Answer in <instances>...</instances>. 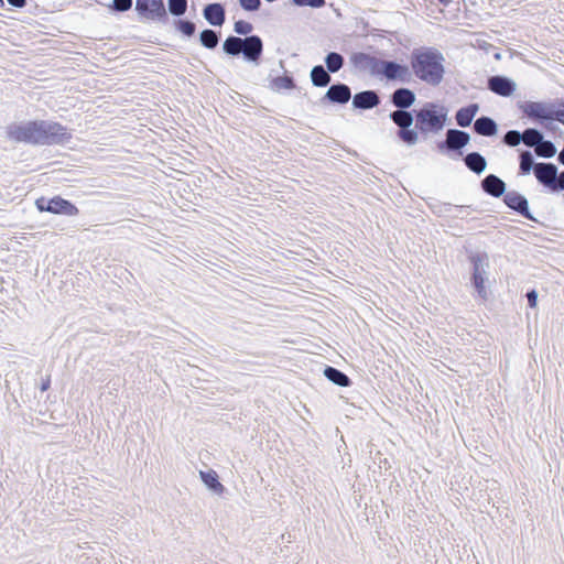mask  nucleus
<instances>
[{
	"mask_svg": "<svg viewBox=\"0 0 564 564\" xmlns=\"http://www.w3.org/2000/svg\"><path fill=\"white\" fill-rule=\"evenodd\" d=\"M4 131L9 141L32 147H64L73 139L70 129L54 120L34 119L11 122Z\"/></svg>",
	"mask_w": 564,
	"mask_h": 564,
	"instance_id": "2",
	"label": "nucleus"
},
{
	"mask_svg": "<svg viewBox=\"0 0 564 564\" xmlns=\"http://www.w3.org/2000/svg\"><path fill=\"white\" fill-rule=\"evenodd\" d=\"M415 93L408 87H399L390 94L388 102L392 105L395 110L389 113V119L398 129L411 118L413 113L412 106L415 104Z\"/></svg>",
	"mask_w": 564,
	"mask_h": 564,
	"instance_id": "5",
	"label": "nucleus"
},
{
	"mask_svg": "<svg viewBox=\"0 0 564 564\" xmlns=\"http://www.w3.org/2000/svg\"><path fill=\"white\" fill-rule=\"evenodd\" d=\"M350 64L359 72L368 70L371 76L376 77L380 58L366 52H354L349 57Z\"/></svg>",
	"mask_w": 564,
	"mask_h": 564,
	"instance_id": "16",
	"label": "nucleus"
},
{
	"mask_svg": "<svg viewBox=\"0 0 564 564\" xmlns=\"http://www.w3.org/2000/svg\"><path fill=\"white\" fill-rule=\"evenodd\" d=\"M253 24L246 20H237L234 23L236 35H228L221 45L223 53L229 58H241L252 67L261 65L263 59L264 43L260 35L252 34Z\"/></svg>",
	"mask_w": 564,
	"mask_h": 564,
	"instance_id": "3",
	"label": "nucleus"
},
{
	"mask_svg": "<svg viewBox=\"0 0 564 564\" xmlns=\"http://www.w3.org/2000/svg\"><path fill=\"white\" fill-rule=\"evenodd\" d=\"M551 121H557L564 126V99L552 101Z\"/></svg>",
	"mask_w": 564,
	"mask_h": 564,
	"instance_id": "34",
	"label": "nucleus"
},
{
	"mask_svg": "<svg viewBox=\"0 0 564 564\" xmlns=\"http://www.w3.org/2000/svg\"><path fill=\"white\" fill-rule=\"evenodd\" d=\"M534 152L540 158L551 159L556 154L557 150L552 141L544 140L543 138L541 143H539V145L535 147Z\"/></svg>",
	"mask_w": 564,
	"mask_h": 564,
	"instance_id": "33",
	"label": "nucleus"
},
{
	"mask_svg": "<svg viewBox=\"0 0 564 564\" xmlns=\"http://www.w3.org/2000/svg\"><path fill=\"white\" fill-rule=\"evenodd\" d=\"M478 110L479 105L476 102H470L466 106L460 107L455 113L456 124L460 128L469 127Z\"/></svg>",
	"mask_w": 564,
	"mask_h": 564,
	"instance_id": "19",
	"label": "nucleus"
},
{
	"mask_svg": "<svg viewBox=\"0 0 564 564\" xmlns=\"http://www.w3.org/2000/svg\"><path fill=\"white\" fill-rule=\"evenodd\" d=\"M426 205L437 217L449 215L453 217H460V215L466 212V206L452 205L451 203H444L436 198H429V200H426Z\"/></svg>",
	"mask_w": 564,
	"mask_h": 564,
	"instance_id": "18",
	"label": "nucleus"
},
{
	"mask_svg": "<svg viewBox=\"0 0 564 564\" xmlns=\"http://www.w3.org/2000/svg\"><path fill=\"white\" fill-rule=\"evenodd\" d=\"M310 79L314 87L324 88L330 85V73L324 65L317 64L310 72Z\"/></svg>",
	"mask_w": 564,
	"mask_h": 564,
	"instance_id": "23",
	"label": "nucleus"
},
{
	"mask_svg": "<svg viewBox=\"0 0 564 564\" xmlns=\"http://www.w3.org/2000/svg\"><path fill=\"white\" fill-rule=\"evenodd\" d=\"M34 205L40 213H50L65 217H75L79 214L78 207L61 195L53 197L41 196L35 199Z\"/></svg>",
	"mask_w": 564,
	"mask_h": 564,
	"instance_id": "8",
	"label": "nucleus"
},
{
	"mask_svg": "<svg viewBox=\"0 0 564 564\" xmlns=\"http://www.w3.org/2000/svg\"><path fill=\"white\" fill-rule=\"evenodd\" d=\"M203 17L208 24L221 28L226 22V7L221 2H210L204 6Z\"/></svg>",
	"mask_w": 564,
	"mask_h": 564,
	"instance_id": "17",
	"label": "nucleus"
},
{
	"mask_svg": "<svg viewBox=\"0 0 564 564\" xmlns=\"http://www.w3.org/2000/svg\"><path fill=\"white\" fill-rule=\"evenodd\" d=\"M480 184L482 191L494 197V173L487 174Z\"/></svg>",
	"mask_w": 564,
	"mask_h": 564,
	"instance_id": "39",
	"label": "nucleus"
},
{
	"mask_svg": "<svg viewBox=\"0 0 564 564\" xmlns=\"http://www.w3.org/2000/svg\"><path fill=\"white\" fill-rule=\"evenodd\" d=\"M518 108L522 113V117L528 118L535 123H546L551 121V108L552 101H519Z\"/></svg>",
	"mask_w": 564,
	"mask_h": 564,
	"instance_id": "11",
	"label": "nucleus"
},
{
	"mask_svg": "<svg viewBox=\"0 0 564 564\" xmlns=\"http://www.w3.org/2000/svg\"><path fill=\"white\" fill-rule=\"evenodd\" d=\"M351 99L350 87L341 82L330 84L325 95L321 98V104L346 105Z\"/></svg>",
	"mask_w": 564,
	"mask_h": 564,
	"instance_id": "13",
	"label": "nucleus"
},
{
	"mask_svg": "<svg viewBox=\"0 0 564 564\" xmlns=\"http://www.w3.org/2000/svg\"><path fill=\"white\" fill-rule=\"evenodd\" d=\"M517 88V84L513 79L502 76L496 75V95L502 97H510Z\"/></svg>",
	"mask_w": 564,
	"mask_h": 564,
	"instance_id": "26",
	"label": "nucleus"
},
{
	"mask_svg": "<svg viewBox=\"0 0 564 564\" xmlns=\"http://www.w3.org/2000/svg\"><path fill=\"white\" fill-rule=\"evenodd\" d=\"M3 8H4V1L0 0V9H3Z\"/></svg>",
	"mask_w": 564,
	"mask_h": 564,
	"instance_id": "51",
	"label": "nucleus"
},
{
	"mask_svg": "<svg viewBox=\"0 0 564 564\" xmlns=\"http://www.w3.org/2000/svg\"><path fill=\"white\" fill-rule=\"evenodd\" d=\"M452 0H438V2L443 6H448L451 3Z\"/></svg>",
	"mask_w": 564,
	"mask_h": 564,
	"instance_id": "49",
	"label": "nucleus"
},
{
	"mask_svg": "<svg viewBox=\"0 0 564 564\" xmlns=\"http://www.w3.org/2000/svg\"><path fill=\"white\" fill-rule=\"evenodd\" d=\"M220 39V31L208 28L202 30L198 36L199 44L207 50H215L218 46Z\"/></svg>",
	"mask_w": 564,
	"mask_h": 564,
	"instance_id": "25",
	"label": "nucleus"
},
{
	"mask_svg": "<svg viewBox=\"0 0 564 564\" xmlns=\"http://www.w3.org/2000/svg\"><path fill=\"white\" fill-rule=\"evenodd\" d=\"M538 163L534 161L533 154L529 150H524L519 154V174L528 175L534 173Z\"/></svg>",
	"mask_w": 564,
	"mask_h": 564,
	"instance_id": "28",
	"label": "nucleus"
},
{
	"mask_svg": "<svg viewBox=\"0 0 564 564\" xmlns=\"http://www.w3.org/2000/svg\"><path fill=\"white\" fill-rule=\"evenodd\" d=\"M240 8L247 12L259 11L262 2L261 0H238Z\"/></svg>",
	"mask_w": 564,
	"mask_h": 564,
	"instance_id": "37",
	"label": "nucleus"
},
{
	"mask_svg": "<svg viewBox=\"0 0 564 564\" xmlns=\"http://www.w3.org/2000/svg\"><path fill=\"white\" fill-rule=\"evenodd\" d=\"M325 68L330 73L335 74L339 72L345 65L344 56L335 51L328 52L324 57Z\"/></svg>",
	"mask_w": 564,
	"mask_h": 564,
	"instance_id": "29",
	"label": "nucleus"
},
{
	"mask_svg": "<svg viewBox=\"0 0 564 564\" xmlns=\"http://www.w3.org/2000/svg\"><path fill=\"white\" fill-rule=\"evenodd\" d=\"M133 0H112L108 6L109 10L117 13H124L131 10Z\"/></svg>",
	"mask_w": 564,
	"mask_h": 564,
	"instance_id": "36",
	"label": "nucleus"
},
{
	"mask_svg": "<svg viewBox=\"0 0 564 564\" xmlns=\"http://www.w3.org/2000/svg\"><path fill=\"white\" fill-rule=\"evenodd\" d=\"M203 484L214 494L220 496L226 491L225 486L220 482L218 474L214 469L199 471Z\"/></svg>",
	"mask_w": 564,
	"mask_h": 564,
	"instance_id": "22",
	"label": "nucleus"
},
{
	"mask_svg": "<svg viewBox=\"0 0 564 564\" xmlns=\"http://www.w3.org/2000/svg\"><path fill=\"white\" fill-rule=\"evenodd\" d=\"M188 1L187 0H167V15L174 18H181L187 12Z\"/></svg>",
	"mask_w": 564,
	"mask_h": 564,
	"instance_id": "32",
	"label": "nucleus"
},
{
	"mask_svg": "<svg viewBox=\"0 0 564 564\" xmlns=\"http://www.w3.org/2000/svg\"><path fill=\"white\" fill-rule=\"evenodd\" d=\"M558 169L554 163L540 162L534 171L539 184L554 193L557 183Z\"/></svg>",
	"mask_w": 564,
	"mask_h": 564,
	"instance_id": "14",
	"label": "nucleus"
},
{
	"mask_svg": "<svg viewBox=\"0 0 564 564\" xmlns=\"http://www.w3.org/2000/svg\"><path fill=\"white\" fill-rule=\"evenodd\" d=\"M557 161H558L560 164L564 165V148L558 153Z\"/></svg>",
	"mask_w": 564,
	"mask_h": 564,
	"instance_id": "48",
	"label": "nucleus"
},
{
	"mask_svg": "<svg viewBox=\"0 0 564 564\" xmlns=\"http://www.w3.org/2000/svg\"><path fill=\"white\" fill-rule=\"evenodd\" d=\"M460 159L464 161L466 167L477 175L484 173L487 167L485 156L477 151L469 152L466 155L463 154Z\"/></svg>",
	"mask_w": 564,
	"mask_h": 564,
	"instance_id": "21",
	"label": "nucleus"
},
{
	"mask_svg": "<svg viewBox=\"0 0 564 564\" xmlns=\"http://www.w3.org/2000/svg\"><path fill=\"white\" fill-rule=\"evenodd\" d=\"M502 202L512 212L521 215L522 217L531 221L538 223V219L530 212L529 200L524 195L520 194L519 192L514 189L508 191V193L503 195Z\"/></svg>",
	"mask_w": 564,
	"mask_h": 564,
	"instance_id": "12",
	"label": "nucleus"
},
{
	"mask_svg": "<svg viewBox=\"0 0 564 564\" xmlns=\"http://www.w3.org/2000/svg\"><path fill=\"white\" fill-rule=\"evenodd\" d=\"M379 467L380 468L384 467L386 470L391 468V465H390L388 458L380 459Z\"/></svg>",
	"mask_w": 564,
	"mask_h": 564,
	"instance_id": "47",
	"label": "nucleus"
},
{
	"mask_svg": "<svg viewBox=\"0 0 564 564\" xmlns=\"http://www.w3.org/2000/svg\"><path fill=\"white\" fill-rule=\"evenodd\" d=\"M444 62L442 52L432 46L414 48L410 54L412 76L433 87L438 86L444 79Z\"/></svg>",
	"mask_w": 564,
	"mask_h": 564,
	"instance_id": "4",
	"label": "nucleus"
},
{
	"mask_svg": "<svg viewBox=\"0 0 564 564\" xmlns=\"http://www.w3.org/2000/svg\"><path fill=\"white\" fill-rule=\"evenodd\" d=\"M51 388V376H46V378H42L40 390L42 392L47 391Z\"/></svg>",
	"mask_w": 564,
	"mask_h": 564,
	"instance_id": "43",
	"label": "nucleus"
},
{
	"mask_svg": "<svg viewBox=\"0 0 564 564\" xmlns=\"http://www.w3.org/2000/svg\"><path fill=\"white\" fill-rule=\"evenodd\" d=\"M506 193H508V191H506V183L500 177L496 176V198H503Z\"/></svg>",
	"mask_w": 564,
	"mask_h": 564,
	"instance_id": "40",
	"label": "nucleus"
},
{
	"mask_svg": "<svg viewBox=\"0 0 564 564\" xmlns=\"http://www.w3.org/2000/svg\"><path fill=\"white\" fill-rule=\"evenodd\" d=\"M546 123H541L543 128H545L550 132H555L557 127L553 123V121H545Z\"/></svg>",
	"mask_w": 564,
	"mask_h": 564,
	"instance_id": "45",
	"label": "nucleus"
},
{
	"mask_svg": "<svg viewBox=\"0 0 564 564\" xmlns=\"http://www.w3.org/2000/svg\"><path fill=\"white\" fill-rule=\"evenodd\" d=\"M323 375L328 381L338 387L348 388L352 384V380L344 371L336 367L325 365Z\"/></svg>",
	"mask_w": 564,
	"mask_h": 564,
	"instance_id": "20",
	"label": "nucleus"
},
{
	"mask_svg": "<svg viewBox=\"0 0 564 564\" xmlns=\"http://www.w3.org/2000/svg\"><path fill=\"white\" fill-rule=\"evenodd\" d=\"M495 57H496V61H497V59H500V58H501L500 53H499V52H496Z\"/></svg>",
	"mask_w": 564,
	"mask_h": 564,
	"instance_id": "50",
	"label": "nucleus"
},
{
	"mask_svg": "<svg viewBox=\"0 0 564 564\" xmlns=\"http://www.w3.org/2000/svg\"><path fill=\"white\" fill-rule=\"evenodd\" d=\"M291 3L296 7H310L313 9L323 8L326 3L325 0H291Z\"/></svg>",
	"mask_w": 564,
	"mask_h": 564,
	"instance_id": "38",
	"label": "nucleus"
},
{
	"mask_svg": "<svg viewBox=\"0 0 564 564\" xmlns=\"http://www.w3.org/2000/svg\"><path fill=\"white\" fill-rule=\"evenodd\" d=\"M557 176L558 177H557V183H556L554 193L564 191V170L562 172H558Z\"/></svg>",
	"mask_w": 564,
	"mask_h": 564,
	"instance_id": "42",
	"label": "nucleus"
},
{
	"mask_svg": "<svg viewBox=\"0 0 564 564\" xmlns=\"http://www.w3.org/2000/svg\"><path fill=\"white\" fill-rule=\"evenodd\" d=\"M295 87V79L289 72H284L282 76H276L271 79V88L275 91H280L282 89L291 90Z\"/></svg>",
	"mask_w": 564,
	"mask_h": 564,
	"instance_id": "30",
	"label": "nucleus"
},
{
	"mask_svg": "<svg viewBox=\"0 0 564 564\" xmlns=\"http://www.w3.org/2000/svg\"><path fill=\"white\" fill-rule=\"evenodd\" d=\"M134 10L140 22L166 24L170 21L164 0H135Z\"/></svg>",
	"mask_w": 564,
	"mask_h": 564,
	"instance_id": "9",
	"label": "nucleus"
},
{
	"mask_svg": "<svg viewBox=\"0 0 564 564\" xmlns=\"http://www.w3.org/2000/svg\"><path fill=\"white\" fill-rule=\"evenodd\" d=\"M381 104L379 90L367 89L351 96V106L356 110L366 111L377 108Z\"/></svg>",
	"mask_w": 564,
	"mask_h": 564,
	"instance_id": "15",
	"label": "nucleus"
},
{
	"mask_svg": "<svg viewBox=\"0 0 564 564\" xmlns=\"http://www.w3.org/2000/svg\"><path fill=\"white\" fill-rule=\"evenodd\" d=\"M448 108L438 101H425L413 108V113L400 129L395 131L398 142L413 147L419 140L438 134L447 124Z\"/></svg>",
	"mask_w": 564,
	"mask_h": 564,
	"instance_id": "1",
	"label": "nucleus"
},
{
	"mask_svg": "<svg viewBox=\"0 0 564 564\" xmlns=\"http://www.w3.org/2000/svg\"><path fill=\"white\" fill-rule=\"evenodd\" d=\"M7 2L13 7V8H17V9H22L26 6V0H7Z\"/></svg>",
	"mask_w": 564,
	"mask_h": 564,
	"instance_id": "44",
	"label": "nucleus"
},
{
	"mask_svg": "<svg viewBox=\"0 0 564 564\" xmlns=\"http://www.w3.org/2000/svg\"><path fill=\"white\" fill-rule=\"evenodd\" d=\"M486 85H487V89L494 93V76L487 77Z\"/></svg>",
	"mask_w": 564,
	"mask_h": 564,
	"instance_id": "46",
	"label": "nucleus"
},
{
	"mask_svg": "<svg viewBox=\"0 0 564 564\" xmlns=\"http://www.w3.org/2000/svg\"><path fill=\"white\" fill-rule=\"evenodd\" d=\"M470 134L460 129L449 128L445 138L436 142V150L451 160L458 161L463 158L464 149L470 142Z\"/></svg>",
	"mask_w": 564,
	"mask_h": 564,
	"instance_id": "7",
	"label": "nucleus"
},
{
	"mask_svg": "<svg viewBox=\"0 0 564 564\" xmlns=\"http://www.w3.org/2000/svg\"><path fill=\"white\" fill-rule=\"evenodd\" d=\"M474 132L485 137H494V118L488 116L478 117L473 126Z\"/></svg>",
	"mask_w": 564,
	"mask_h": 564,
	"instance_id": "27",
	"label": "nucleus"
},
{
	"mask_svg": "<svg viewBox=\"0 0 564 564\" xmlns=\"http://www.w3.org/2000/svg\"><path fill=\"white\" fill-rule=\"evenodd\" d=\"M523 140V133L518 130H509L502 138V142L508 147H517Z\"/></svg>",
	"mask_w": 564,
	"mask_h": 564,
	"instance_id": "35",
	"label": "nucleus"
},
{
	"mask_svg": "<svg viewBox=\"0 0 564 564\" xmlns=\"http://www.w3.org/2000/svg\"><path fill=\"white\" fill-rule=\"evenodd\" d=\"M172 24L182 37L191 39L196 33V23L187 18H175Z\"/></svg>",
	"mask_w": 564,
	"mask_h": 564,
	"instance_id": "24",
	"label": "nucleus"
},
{
	"mask_svg": "<svg viewBox=\"0 0 564 564\" xmlns=\"http://www.w3.org/2000/svg\"><path fill=\"white\" fill-rule=\"evenodd\" d=\"M468 260L471 265L470 285L477 297L486 301L488 292L485 283L489 280V257L486 252H470Z\"/></svg>",
	"mask_w": 564,
	"mask_h": 564,
	"instance_id": "6",
	"label": "nucleus"
},
{
	"mask_svg": "<svg viewBox=\"0 0 564 564\" xmlns=\"http://www.w3.org/2000/svg\"><path fill=\"white\" fill-rule=\"evenodd\" d=\"M376 77L386 79L387 82L408 84L412 80V73L410 65L398 62L397 59L380 58Z\"/></svg>",
	"mask_w": 564,
	"mask_h": 564,
	"instance_id": "10",
	"label": "nucleus"
},
{
	"mask_svg": "<svg viewBox=\"0 0 564 564\" xmlns=\"http://www.w3.org/2000/svg\"><path fill=\"white\" fill-rule=\"evenodd\" d=\"M527 296V300H528V305L531 307V308H534L536 307V304H538V292L532 289L530 291L527 292L525 294Z\"/></svg>",
	"mask_w": 564,
	"mask_h": 564,
	"instance_id": "41",
	"label": "nucleus"
},
{
	"mask_svg": "<svg viewBox=\"0 0 564 564\" xmlns=\"http://www.w3.org/2000/svg\"><path fill=\"white\" fill-rule=\"evenodd\" d=\"M523 133V140L522 143L527 145L528 148H533L539 145L541 143L543 137V133L536 129V128H527L522 131Z\"/></svg>",
	"mask_w": 564,
	"mask_h": 564,
	"instance_id": "31",
	"label": "nucleus"
}]
</instances>
